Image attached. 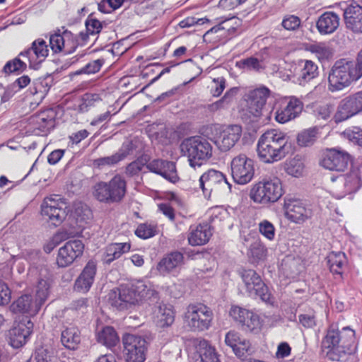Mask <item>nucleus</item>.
I'll list each match as a JSON object with an SVG mask.
<instances>
[{
  "mask_svg": "<svg viewBox=\"0 0 362 362\" xmlns=\"http://www.w3.org/2000/svg\"><path fill=\"white\" fill-rule=\"evenodd\" d=\"M158 300V293L149 282L138 281L131 285H122L108 294V302L119 310L127 309L146 301L149 303Z\"/></svg>",
  "mask_w": 362,
  "mask_h": 362,
  "instance_id": "f257e3e1",
  "label": "nucleus"
},
{
  "mask_svg": "<svg viewBox=\"0 0 362 362\" xmlns=\"http://www.w3.org/2000/svg\"><path fill=\"white\" fill-rule=\"evenodd\" d=\"M289 136L279 129L266 131L259 139L257 150L259 159L273 163L283 159L288 152Z\"/></svg>",
  "mask_w": 362,
  "mask_h": 362,
  "instance_id": "f03ea898",
  "label": "nucleus"
},
{
  "mask_svg": "<svg viewBox=\"0 0 362 362\" xmlns=\"http://www.w3.org/2000/svg\"><path fill=\"white\" fill-rule=\"evenodd\" d=\"M322 346L328 349L327 354L332 360L340 361L346 354L355 351V332L349 327L339 330L332 325L322 340Z\"/></svg>",
  "mask_w": 362,
  "mask_h": 362,
  "instance_id": "7ed1b4c3",
  "label": "nucleus"
},
{
  "mask_svg": "<svg viewBox=\"0 0 362 362\" xmlns=\"http://www.w3.org/2000/svg\"><path fill=\"white\" fill-rule=\"evenodd\" d=\"M361 78L354 61L341 59L334 64L329 73L328 88L332 92L341 90Z\"/></svg>",
  "mask_w": 362,
  "mask_h": 362,
  "instance_id": "20e7f679",
  "label": "nucleus"
},
{
  "mask_svg": "<svg viewBox=\"0 0 362 362\" xmlns=\"http://www.w3.org/2000/svg\"><path fill=\"white\" fill-rule=\"evenodd\" d=\"M127 193V182L120 175H115L109 182H98L93 188V195L99 202L105 204L120 202Z\"/></svg>",
  "mask_w": 362,
  "mask_h": 362,
  "instance_id": "39448f33",
  "label": "nucleus"
},
{
  "mask_svg": "<svg viewBox=\"0 0 362 362\" xmlns=\"http://www.w3.org/2000/svg\"><path fill=\"white\" fill-rule=\"evenodd\" d=\"M183 155L188 157L191 167L201 166L212 156V146L204 138L199 136L184 139L180 144Z\"/></svg>",
  "mask_w": 362,
  "mask_h": 362,
  "instance_id": "423d86ee",
  "label": "nucleus"
},
{
  "mask_svg": "<svg viewBox=\"0 0 362 362\" xmlns=\"http://www.w3.org/2000/svg\"><path fill=\"white\" fill-rule=\"evenodd\" d=\"M284 194L282 183L276 177L264 178L252 187L250 199L257 204H269L276 202Z\"/></svg>",
  "mask_w": 362,
  "mask_h": 362,
  "instance_id": "0eeeda50",
  "label": "nucleus"
},
{
  "mask_svg": "<svg viewBox=\"0 0 362 362\" xmlns=\"http://www.w3.org/2000/svg\"><path fill=\"white\" fill-rule=\"evenodd\" d=\"M184 322L191 331L208 329L213 320V313L206 305L197 303L189 305L184 314Z\"/></svg>",
  "mask_w": 362,
  "mask_h": 362,
  "instance_id": "6e6552de",
  "label": "nucleus"
},
{
  "mask_svg": "<svg viewBox=\"0 0 362 362\" xmlns=\"http://www.w3.org/2000/svg\"><path fill=\"white\" fill-rule=\"evenodd\" d=\"M67 203L65 199L57 194H52L44 199L41 205V214L47 217L48 221L54 226H59L66 218Z\"/></svg>",
  "mask_w": 362,
  "mask_h": 362,
  "instance_id": "1a4fd4ad",
  "label": "nucleus"
},
{
  "mask_svg": "<svg viewBox=\"0 0 362 362\" xmlns=\"http://www.w3.org/2000/svg\"><path fill=\"white\" fill-rule=\"evenodd\" d=\"M334 183L332 187L333 195L341 199L348 194L357 191L361 187V173L358 169H353L346 175L337 177H331Z\"/></svg>",
  "mask_w": 362,
  "mask_h": 362,
  "instance_id": "9d476101",
  "label": "nucleus"
},
{
  "mask_svg": "<svg viewBox=\"0 0 362 362\" xmlns=\"http://www.w3.org/2000/svg\"><path fill=\"white\" fill-rule=\"evenodd\" d=\"M126 362H144L146 341L141 336L126 334L122 337Z\"/></svg>",
  "mask_w": 362,
  "mask_h": 362,
  "instance_id": "9b49d317",
  "label": "nucleus"
},
{
  "mask_svg": "<svg viewBox=\"0 0 362 362\" xmlns=\"http://www.w3.org/2000/svg\"><path fill=\"white\" fill-rule=\"evenodd\" d=\"M284 210L286 218L297 224L303 223L313 215V209L309 205L294 198L284 199Z\"/></svg>",
  "mask_w": 362,
  "mask_h": 362,
  "instance_id": "f8f14e48",
  "label": "nucleus"
},
{
  "mask_svg": "<svg viewBox=\"0 0 362 362\" xmlns=\"http://www.w3.org/2000/svg\"><path fill=\"white\" fill-rule=\"evenodd\" d=\"M241 277L250 296L253 298L259 297L262 300L266 303L270 302L271 294L269 293L268 288L255 270L244 269L241 273Z\"/></svg>",
  "mask_w": 362,
  "mask_h": 362,
  "instance_id": "ddd939ff",
  "label": "nucleus"
},
{
  "mask_svg": "<svg viewBox=\"0 0 362 362\" xmlns=\"http://www.w3.org/2000/svg\"><path fill=\"white\" fill-rule=\"evenodd\" d=\"M199 186L205 197H209L214 191H217L220 187L231 191V185L227 181L225 175L214 169L206 171L200 176Z\"/></svg>",
  "mask_w": 362,
  "mask_h": 362,
  "instance_id": "4468645a",
  "label": "nucleus"
},
{
  "mask_svg": "<svg viewBox=\"0 0 362 362\" xmlns=\"http://www.w3.org/2000/svg\"><path fill=\"white\" fill-rule=\"evenodd\" d=\"M229 314L235 322L242 326L243 330L253 333H258L260 331L262 320L253 311L240 306L233 305Z\"/></svg>",
  "mask_w": 362,
  "mask_h": 362,
  "instance_id": "2eb2a0df",
  "label": "nucleus"
},
{
  "mask_svg": "<svg viewBox=\"0 0 362 362\" xmlns=\"http://www.w3.org/2000/svg\"><path fill=\"white\" fill-rule=\"evenodd\" d=\"M231 174L234 181L240 185L250 182L254 176L253 160L245 154L233 158L230 163Z\"/></svg>",
  "mask_w": 362,
  "mask_h": 362,
  "instance_id": "dca6fc26",
  "label": "nucleus"
},
{
  "mask_svg": "<svg viewBox=\"0 0 362 362\" xmlns=\"http://www.w3.org/2000/svg\"><path fill=\"white\" fill-rule=\"evenodd\" d=\"M362 112V91L342 99L334 115L336 122L344 121L354 115Z\"/></svg>",
  "mask_w": 362,
  "mask_h": 362,
  "instance_id": "f3484780",
  "label": "nucleus"
},
{
  "mask_svg": "<svg viewBox=\"0 0 362 362\" xmlns=\"http://www.w3.org/2000/svg\"><path fill=\"white\" fill-rule=\"evenodd\" d=\"M84 245L80 240L66 242L59 250L56 258L59 267L64 268L70 266L83 252Z\"/></svg>",
  "mask_w": 362,
  "mask_h": 362,
  "instance_id": "a211bd4d",
  "label": "nucleus"
},
{
  "mask_svg": "<svg viewBox=\"0 0 362 362\" xmlns=\"http://www.w3.org/2000/svg\"><path fill=\"white\" fill-rule=\"evenodd\" d=\"M84 245L80 240L66 242L59 250L56 258L59 267L64 268L70 266L83 252Z\"/></svg>",
  "mask_w": 362,
  "mask_h": 362,
  "instance_id": "6ab92c4d",
  "label": "nucleus"
},
{
  "mask_svg": "<svg viewBox=\"0 0 362 362\" xmlns=\"http://www.w3.org/2000/svg\"><path fill=\"white\" fill-rule=\"evenodd\" d=\"M293 81L304 86L318 76V66L311 60L300 59L293 66Z\"/></svg>",
  "mask_w": 362,
  "mask_h": 362,
  "instance_id": "aec40b11",
  "label": "nucleus"
},
{
  "mask_svg": "<svg viewBox=\"0 0 362 362\" xmlns=\"http://www.w3.org/2000/svg\"><path fill=\"white\" fill-rule=\"evenodd\" d=\"M214 129L220 132L215 144L222 151H227L233 147L242 135V127L237 124L228 125L222 129L221 127L215 125Z\"/></svg>",
  "mask_w": 362,
  "mask_h": 362,
  "instance_id": "412c9836",
  "label": "nucleus"
},
{
  "mask_svg": "<svg viewBox=\"0 0 362 362\" xmlns=\"http://www.w3.org/2000/svg\"><path fill=\"white\" fill-rule=\"evenodd\" d=\"M270 90L266 87H259L250 90L247 95V111L255 118L261 117Z\"/></svg>",
  "mask_w": 362,
  "mask_h": 362,
  "instance_id": "4be33fe9",
  "label": "nucleus"
},
{
  "mask_svg": "<svg viewBox=\"0 0 362 362\" xmlns=\"http://www.w3.org/2000/svg\"><path fill=\"white\" fill-rule=\"evenodd\" d=\"M351 161L350 155L338 148H332L327 151L320 162L322 167L330 170L343 171Z\"/></svg>",
  "mask_w": 362,
  "mask_h": 362,
  "instance_id": "5701e85b",
  "label": "nucleus"
},
{
  "mask_svg": "<svg viewBox=\"0 0 362 362\" xmlns=\"http://www.w3.org/2000/svg\"><path fill=\"white\" fill-rule=\"evenodd\" d=\"M303 109V103L298 98L292 96L288 102L281 105L274 112L275 120L279 124H285L299 117Z\"/></svg>",
  "mask_w": 362,
  "mask_h": 362,
  "instance_id": "b1692460",
  "label": "nucleus"
},
{
  "mask_svg": "<svg viewBox=\"0 0 362 362\" xmlns=\"http://www.w3.org/2000/svg\"><path fill=\"white\" fill-rule=\"evenodd\" d=\"M33 323L30 320L18 322L8 332L9 344L14 349L24 346L32 334Z\"/></svg>",
  "mask_w": 362,
  "mask_h": 362,
  "instance_id": "393cba45",
  "label": "nucleus"
},
{
  "mask_svg": "<svg viewBox=\"0 0 362 362\" xmlns=\"http://www.w3.org/2000/svg\"><path fill=\"white\" fill-rule=\"evenodd\" d=\"M147 168L152 173L160 175L166 180L175 183L179 180L175 163L162 159H155L147 164Z\"/></svg>",
  "mask_w": 362,
  "mask_h": 362,
  "instance_id": "a878e982",
  "label": "nucleus"
},
{
  "mask_svg": "<svg viewBox=\"0 0 362 362\" xmlns=\"http://www.w3.org/2000/svg\"><path fill=\"white\" fill-rule=\"evenodd\" d=\"M346 28L355 34H362V6L351 4L344 11Z\"/></svg>",
  "mask_w": 362,
  "mask_h": 362,
  "instance_id": "bb28decb",
  "label": "nucleus"
},
{
  "mask_svg": "<svg viewBox=\"0 0 362 362\" xmlns=\"http://www.w3.org/2000/svg\"><path fill=\"white\" fill-rule=\"evenodd\" d=\"M49 49L46 42L41 39H37L32 43L30 48L21 52L20 56L26 57L30 62V66H33L35 64L43 62L48 56Z\"/></svg>",
  "mask_w": 362,
  "mask_h": 362,
  "instance_id": "cd10ccee",
  "label": "nucleus"
},
{
  "mask_svg": "<svg viewBox=\"0 0 362 362\" xmlns=\"http://www.w3.org/2000/svg\"><path fill=\"white\" fill-rule=\"evenodd\" d=\"M212 235L211 226L207 223L192 225L188 230L187 240L192 246L204 245Z\"/></svg>",
  "mask_w": 362,
  "mask_h": 362,
  "instance_id": "c85d7f7f",
  "label": "nucleus"
},
{
  "mask_svg": "<svg viewBox=\"0 0 362 362\" xmlns=\"http://www.w3.org/2000/svg\"><path fill=\"white\" fill-rule=\"evenodd\" d=\"M96 270V263L93 260L88 262L76 280L75 289L79 292L87 293L94 282Z\"/></svg>",
  "mask_w": 362,
  "mask_h": 362,
  "instance_id": "c756f323",
  "label": "nucleus"
},
{
  "mask_svg": "<svg viewBox=\"0 0 362 362\" xmlns=\"http://www.w3.org/2000/svg\"><path fill=\"white\" fill-rule=\"evenodd\" d=\"M42 305L36 299L33 300L30 295H23L14 301L10 306V310L14 313H26L35 315Z\"/></svg>",
  "mask_w": 362,
  "mask_h": 362,
  "instance_id": "7c9ffc66",
  "label": "nucleus"
},
{
  "mask_svg": "<svg viewBox=\"0 0 362 362\" xmlns=\"http://www.w3.org/2000/svg\"><path fill=\"white\" fill-rule=\"evenodd\" d=\"M56 112L54 109L45 110L30 118V123L42 134H47L55 125Z\"/></svg>",
  "mask_w": 362,
  "mask_h": 362,
  "instance_id": "2f4dec72",
  "label": "nucleus"
},
{
  "mask_svg": "<svg viewBox=\"0 0 362 362\" xmlns=\"http://www.w3.org/2000/svg\"><path fill=\"white\" fill-rule=\"evenodd\" d=\"M183 262V255L179 252H171L157 264L155 271L157 274L166 276L174 272Z\"/></svg>",
  "mask_w": 362,
  "mask_h": 362,
  "instance_id": "473e14b6",
  "label": "nucleus"
},
{
  "mask_svg": "<svg viewBox=\"0 0 362 362\" xmlns=\"http://www.w3.org/2000/svg\"><path fill=\"white\" fill-rule=\"evenodd\" d=\"M225 343L230 346L238 357H242L250 351L251 344L234 330L229 331L225 337Z\"/></svg>",
  "mask_w": 362,
  "mask_h": 362,
  "instance_id": "72a5a7b5",
  "label": "nucleus"
},
{
  "mask_svg": "<svg viewBox=\"0 0 362 362\" xmlns=\"http://www.w3.org/2000/svg\"><path fill=\"white\" fill-rule=\"evenodd\" d=\"M153 320L157 327L164 328L170 326L175 320V312L171 305L160 303L153 311Z\"/></svg>",
  "mask_w": 362,
  "mask_h": 362,
  "instance_id": "f704fd0d",
  "label": "nucleus"
},
{
  "mask_svg": "<svg viewBox=\"0 0 362 362\" xmlns=\"http://www.w3.org/2000/svg\"><path fill=\"white\" fill-rule=\"evenodd\" d=\"M339 25V16L332 11L322 14L317 21V28L320 34L327 35L333 33Z\"/></svg>",
  "mask_w": 362,
  "mask_h": 362,
  "instance_id": "c9c22d12",
  "label": "nucleus"
},
{
  "mask_svg": "<svg viewBox=\"0 0 362 362\" xmlns=\"http://www.w3.org/2000/svg\"><path fill=\"white\" fill-rule=\"evenodd\" d=\"M194 362H219L215 349L206 340L200 341L196 346Z\"/></svg>",
  "mask_w": 362,
  "mask_h": 362,
  "instance_id": "e433bc0d",
  "label": "nucleus"
},
{
  "mask_svg": "<svg viewBox=\"0 0 362 362\" xmlns=\"http://www.w3.org/2000/svg\"><path fill=\"white\" fill-rule=\"evenodd\" d=\"M131 245L128 243H112L105 250L103 260L106 264H110L115 259L119 258L123 254L130 250Z\"/></svg>",
  "mask_w": 362,
  "mask_h": 362,
  "instance_id": "4c0bfd02",
  "label": "nucleus"
},
{
  "mask_svg": "<svg viewBox=\"0 0 362 362\" xmlns=\"http://www.w3.org/2000/svg\"><path fill=\"white\" fill-rule=\"evenodd\" d=\"M80 341V332L76 327L70 325L62 331L61 341L65 347L75 349Z\"/></svg>",
  "mask_w": 362,
  "mask_h": 362,
  "instance_id": "58836bf2",
  "label": "nucleus"
},
{
  "mask_svg": "<svg viewBox=\"0 0 362 362\" xmlns=\"http://www.w3.org/2000/svg\"><path fill=\"white\" fill-rule=\"evenodd\" d=\"M327 262L330 272L341 277L343 268L347 264V258L345 253L342 252H331L327 256Z\"/></svg>",
  "mask_w": 362,
  "mask_h": 362,
  "instance_id": "ea45409f",
  "label": "nucleus"
},
{
  "mask_svg": "<svg viewBox=\"0 0 362 362\" xmlns=\"http://www.w3.org/2000/svg\"><path fill=\"white\" fill-rule=\"evenodd\" d=\"M97 341L107 348L115 346L119 341L117 332L112 327L106 326L97 332Z\"/></svg>",
  "mask_w": 362,
  "mask_h": 362,
  "instance_id": "a19ab883",
  "label": "nucleus"
},
{
  "mask_svg": "<svg viewBox=\"0 0 362 362\" xmlns=\"http://www.w3.org/2000/svg\"><path fill=\"white\" fill-rule=\"evenodd\" d=\"M237 93V88H230L225 93L224 95L220 100L210 104L209 105V110L211 112H216L220 110L228 108L233 103Z\"/></svg>",
  "mask_w": 362,
  "mask_h": 362,
  "instance_id": "79ce46f5",
  "label": "nucleus"
},
{
  "mask_svg": "<svg viewBox=\"0 0 362 362\" xmlns=\"http://www.w3.org/2000/svg\"><path fill=\"white\" fill-rule=\"evenodd\" d=\"M318 134L319 129L317 127L304 129L298 135V144L302 146L312 145L316 141Z\"/></svg>",
  "mask_w": 362,
  "mask_h": 362,
  "instance_id": "37998d69",
  "label": "nucleus"
},
{
  "mask_svg": "<svg viewBox=\"0 0 362 362\" xmlns=\"http://www.w3.org/2000/svg\"><path fill=\"white\" fill-rule=\"evenodd\" d=\"M307 49L314 54L320 61L327 60L332 55L329 47L323 42L310 44Z\"/></svg>",
  "mask_w": 362,
  "mask_h": 362,
  "instance_id": "c03bdc74",
  "label": "nucleus"
},
{
  "mask_svg": "<svg viewBox=\"0 0 362 362\" xmlns=\"http://www.w3.org/2000/svg\"><path fill=\"white\" fill-rule=\"evenodd\" d=\"M62 48L64 54L73 53L78 47L76 36L70 31L66 30L62 33Z\"/></svg>",
  "mask_w": 362,
  "mask_h": 362,
  "instance_id": "a18cd8bd",
  "label": "nucleus"
},
{
  "mask_svg": "<svg viewBox=\"0 0 362 362\" xmlns=\"http://www.w3.org/2000/svg\"><path fill=\"white\" fill-rule=\"evenodd\" d=\"M51 84L47 79L39 80L34 83L33 87L30 88V93L36 96V100L41 102L47 94Z\"/></svg>",
  "mask_w": 362,
  "mask_h": 362,
  "instance_id": "49530a36",
  "label": "nucleus"
},
{
  "mask_svg": "<svg viewBox=\"0 0 362 362\" xmlns=\"http://www.w3.org/2000/svg\"><path fill=\"white\" fill-rule=\"evenodd\" d=\"M49 283L48 279L41 278L38 280L35 286V299L42 304L47 300L49 293Z\"/></svg>",
  "mask_w": 362,
  "mask_h": 362,
  "instance_id": "de8ad7c7",
  "label": "nucleus"
},
{
  "mask_svg": "<svg viewBox=\"0 0 362 362\" xmlns=\"http://www.w3.org/2000/svg\"><path fill=\"white\" fill-rule=\"evenodd\" d=\"M101 100L98 94L86 93L81 98V103L78 105V110L81 112H88L92 107H94Z\"/></svg>",
  "mask_w": 362,
  "mask_h": 362,
  "instance_id": "09e8293b",
  "label": "nucleus"
},
{
  "mask_svg": "<svg viewBox=\"0 0 362 362\" xmlns=\"http://www.w3.org/2000/svg\"><path fill=\"white\" fill-rule=\"evenodd\" d=\"M36 362H59L54 350L48 347L38 348L35 351Z\"/></svg>",
  "mask_w": 362,
  "mask_h": 362,
  "instance_id": "8fccbe9b",
  "label": "nucleus"
},
{
  "mask_svg": "<svg viewBox=\"0 0 362 362\" xmlns=\"http://www.w3.org/2000/svg\"><path fill=\"white\" fill-rule=\"evenodd\" d=\"M259 233L267 240L273 241L276 236V229L272 223L264 219L258 223Z\"/></svg>",
  "mask_w": 362,
  "mask_h": 362,
  "instance_id": "3c124183",
  "label": "nucleus"
},
{
  "mask_svg": "<svg viewBox=\"0 0 362 362\" xmlns=\"http://www.w3.org/2000/svg\"><path fill=\"white\" fill-rule=\"evenodd\" d=\"M105 63V60L103 59H98L93 61L90 62L87 64H86L81 69L76 71L71 75H80V74H93L98 72L103 65Z\"/></svg>",
  "mask_w": 362,
  "mask_h": 362,
  "instance_id": "603ef678",
  "label": "nucleus"
},
{
  "mask_svg": "<svg viewBox=\"0 0 362 362\" xmlns=\"http://www.w3.org/2000/svg\"><path fill=\"white\" fill-rule=\"evenodd\" d=\"M156 233V226L152 223H144L137 226L135 234L141 238L148 239L154 236Z\"/></svg>",
  "mask_w": 362,
  "mask_h": 362,
  "instance_id": "864d4df0",
  "label": "nucleus"
},
{
  "mask_svg": "<svg viewBox=\"0 0 362 362\" xmlns=\"http://www.w3.org/2000/svg\"><path fill=\"white\" fill-rule=\"evenodd\" d=\"M304 165L303 163L299 160L293 159L286 163L285 170L286 173L295 177H299L303 175Z\"/></svg>",
  "mask_w": 362,
  "mask_h": 362,
  "instance_id": "5fc2aeb1",
  "label": "nucleus"
},
{
  "mask_svg": "<svg viewBox=\"0 0 362 362\" xmlns=\"http://www.w3.org/2000/svg\"><path fill=\"white\" fill-rule=\"evenodd\" d=\"M231 19H226L220 22L218 25L212 27L211 29L207 30L204 35V38L209 37L211 35L214 33H220L217 37H221L226 35L227 31L232 27L231 25H228Z\"/></svg>",
  "mask_w": 362,
  "mask_h": 362,
  "instance_id": "6e6d98bb",
  "label": "nucleus"
},
{
  "mask_svg": "<svg viewBox=\"0 0 362 362\" xmlns=\"http://www.w3.org/2000/svg\"><path fill=\"white\" fill-rule=\"evenodd\" d=\"M226 87V80L223 77H218L212 79L209 88L214 97H218Z\"/></svg>",
  "mask_w": 362,
  "mask_h": 362,
  "instance_id": "4d7b16f0",
  "label": "nucleus"
},
{
  "mask_svg": "<svg viewBox=\"0 0 362 362\" xmlns=\"http://www.w3.org/2000/svg\"><path fill=\"white\" fill-rule=\"evenodd\" d=\"M119 162V156L116 153L106 157L100 158L93 160V165L98 168H103L106 166H112Z\"/></svg>",
  "mask_w": 362,
  "mask_h": 362,
  "instance_id": "13d9d810",
  "label": "nucleus"
},
{
  "mask_svg": "<svg viewBox=\"0 0 362 362\" xmlns=\"http://www.w3.org/2000/svg\"><path fill=\"white\" fill-rule=\"evenodd\" d=\"M250 250L252 256L257 260L264 258L267 252V247L259 241L253 243L250 245Z\"/></svg>",
  "mask_w": 362,
  "mask_h": 362,
  "instance_id": "bf43d9fd",
  "label": "nucleus"
},
{
  "mask_svg": "<svg viewBox=\"0 0 362 362\" xmlns=\"http://www.w3.org/2000/svg\"><path fill=\"white\" fill-rule=\"evenodd\" d=\"M240 67L247 70L259 71L262 68V62L255 57H249L237 63Z\"/></svg>",
  "mask_w": 362,
  "mask_h": 362,
  "instance_id": "052dcab7",
  "label": "nucleus"
},
{
  "mask_svg": "<svg viewBox=\"0 0 362 362\" xmlns=\"http://www.w3.org/2000/svg\"><path fill=\"white\" fill-rule=\"evenodd\" d=\"M26 68V64L19 58H15L8 61L4 66V71L6 73H13L18 71H23Z\"/></svg>",
  "mask_w": 362,
  "mask_h": 362,
  "instance_id": "680f3d73",
  "label": "nucleus"
},
{
  "mask_svg": "<svg viewBox=\"0 0 362 362\" xmlns=\"http://www.w3.org/2000/svg\"><path fill=\"white\" fill-rule=\"evenodd\" d=\"M344 136L350 141L360 146L361 136H362V129L358 127L346 129L344 132Z\"/></svg>",
  "mask_w": 362,
  "mask_h": 362,
  "instance_id": "e2e57ef3",
  "label": "nucleus"
},
{
  "mask_svg": "<svg viewBox=\"0 0 362 362\" xmlns=\"http://www.w3.org/2000/svg\"><path fill=\"white\" fill-rule=\"evenodd\" d=\"M281 25L287 30H295L300 26V19L296 16L288 15L284 18Z\"/></svg>",
  "mask_w": 362,
  "mask_h": 362,
  "instance_id": "0e129e2a",
  "label": "nucleus"
},
{
  "mask_svg": "<svg viewBox=\"0 0 362 362\" xmlns=\"http://www.w3.org/2000/svg\"><path fill=\"white\" fill-rule=\"evenodd\" d=\"M87 32L90 35L98 34L103 28L102 23L95 18H88L86 21Z\"/></svg>",
  "mask_w": 362,
  "mask_h": 362,
  "instance_id": "69168bd1",
  "label": "nucleus"
},
{
  "mask_svg": "<svg viewBox=\"0 0 362 362\" xmlns=\"http://www.w3.org/2000/svg\"><path fill=\"white\" fill-rule=\"evenodd\" d=\"M135 148V145L133 144L132 141H125L119 151L115 153L117 156H119V161L124 159L127 156L131 154L133 152V150Z\"/></svg>",
  "mask_w": 362,
  "mask_h": 362,
  "instance_id": "338daca9",
  "label": "nucleus"
},
{
  "mask_svg": "<svg viewBox=\"0 0 362 362\" xmlns=\"http://www.w3.org/2000/svg\"><path fill=\"white\" fill-rule=\"evenodd\" d=\"M49 45L52 50L54 53H64V49L62 48V33H54L52 35L49 37Z\"/></svg>",
  "mask_w": 362,
  "mask_h": 362,
  "instance_id": "774afa93",
  "label": "nucleus"
}]
</instances>
